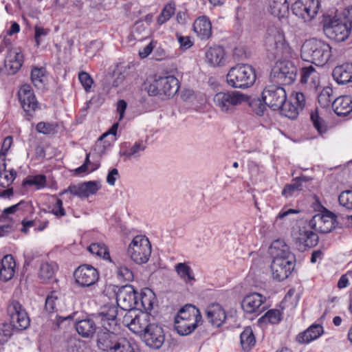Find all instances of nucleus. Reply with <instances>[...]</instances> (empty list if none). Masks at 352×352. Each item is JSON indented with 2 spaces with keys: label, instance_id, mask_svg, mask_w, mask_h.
Here are the masks:
<instances>
[{
  "label": "nucleus",
  "instance_id": "obj_1",
  "mask_svg": "<svg viewBox=\"0 0 352 352\" xmlns=\"http://www.w3.org/2000/svg\"><path fill=\"white\" fill-rule=\"evenodd\" d=\"M265 47L270 59H278L270 73L272 81L280 85L294 82L297 75L296 67L291 61L280 60L282 58H290L293 52L281 28L276 25L268 26L265 37Z\"/></svg>",
  "mask_w": 352,
  "mask_h": 352
},
{
  "label": "nucleus",
  "instance_id": "obj_2",
  "mask_svg": "<svg viewBox=\"0 0 352 352\" xmlns=\"http://www.w3.org/2000/svg\"><path fill=\"white\" fill-rule=\"evenodd\" d=\"M268 251L273 258L271 264L273 278L278 281L285 280L294 269V255L287 243H271Z\"/></svg>",
  "mask_w": 352,
  "mask_h": 352
},
{
  "label": "nucleus",
  "instance_id": "obj_3",
  "mask_svg": "<svg viewBox=\"0 0 352 352\" xmlns=\"http://www.w3.org/2000/svg\"><path fill=\"white\" fill-rule=\"evenodd\" d=\"M331 56L330 45L316 38L305 41L301 46L300 56L305 61L311 62L316 65H325Z\"/></svg>",
  "mask_w": 352,
  "mask_h": 352
},
{
  "label": "nucleus",
  "instance_id": "obj_4",
  "mask_svg": "<svg viewBox=\"0 0 352 352\" xmlns=\"http://www.w3.org/2000/svg\"><path fill=\"white\" fill-rule=\"evenodd\" d=\"M202 322V316L195 305L187 304L182 307L175 318V329L181 336L191 333Z\"/></svg>",
  "mask_w": 352,
  "mask_h": 352
},
{
  "label": "nucleus",
  "instance_id": "obj_5",
  "mask_svg": "<svg viewBox=\"0 0 352 352\" xmlns=\"http://www.w3.org/2000/svg\"><path fill=\"white\" fill-rule=\"evenodd\" d=\"M352 28V6L343 14V18L335 16L327 21L323 26L325 35L336 42L345 41Z\"/></svg>",
  "mask_w": 352,
  "mask_h": 352
},
{
  "label": "nucleus",
  "instance_id": "obj_6",
  "mask_svg": "<svg viewBox=\"0 0 352 352\" xmlns=\"http://www.w3.org/2000/svg\"><path fill=\"white\" fill-rule=\"evenodd\" d=\"M97 346L106 352H135L126 338L109 331L98 332Z\"/></svg>",
  "mask_w": 352,
  "mask_h": 352
},
{
  "label": "nucleus",
  "instance_id": "obj_7",
  "mask_svg": "<svg viewBox=\"0 0 352 352\" xmlns=\"http://www.w3.org/2000/svg\"><path fill=\"white\" fill-rule=\"evenodd\" d=\"M227 83L233 88L245 89L253 85L256 73L253 67L247 64H238L229 70L226 76Z\"/></svg>",
  "mask_w": 352,
  "mask_h": 352
},
{
  "label": "nucleus",
  "instance_id": "obj_8",
  "mask_svg": "<svg viewBox=\"0 0 352 352\" xmlns=\"http://www.w3.org/2000/svg\"><path fill=\"white\" fill-rule=\"evenodd\" d=\"M179 89V82L174 76L168 75L156 77L147 87L149 96H160L162 98L174 96Z\"/></svg>",
  "mask_w": 352,
  "mask_h": 352
},
{
  "label": "nucleus",
  "instance_id": "obj_9",
  "mask_svg": "<svg viewBox=\"0 0 352 352\" xmlns=\"http://www.w3.org/2000/svg\"><path fill=\"white\" fill-rule=\"evenodd\" d=\"M249 100V98L237 91H220L214 94L213 102L222 113L232 114L237 106L243 102Z\"/></svg>",
  "mask_w": 352,
  "mask_h": 352
},
{
  "label": "nucleus",
  "instance_id": "obj_10",
  "mask_svg": "<svg viewBox=\"0 0 352 352\" xmlns=\"http://www.w3.org/2000/svg\"><path fill=\"white\" fill-rule=\"evenodd\" d=\"M7 312L13 328L23 331L30 327V318L19 302L12 300L8 306Z\"/></svg>",
  "mask_w": 352,
  "mask_h": 352
},
{
  "label": "nucleus",
  "instance_id": "obj_11",
  "mask_svg": "<svg viewBox=\"0 0 352 352\" xmlns=\"http://www.w3.org/2000/svg\"><path fill=\"white\" fill-rule=\"evenodd\" d=\"M261 98L265 104L274 111L279 109L287 100V94L282 87L270 85L262 91Z\"/></svg>",
  "mask_w": 352,
  "mask_h": 352
},
{
  "label": "nucleus",
  "instance_id": "obj_12",
  "mask_svg": "<svg viewBox=\"0 0 352 352\" xmlns=\"http://www.w3.org/2000/svg\"><path fill=\"white\" fill-rule=\"evenodd\" d=\"M320 213L315 214L309 225L316 232L320 233H328L335 228L336 216L326 208H316Z\"/></svg>",
  "mask_w": 352,
  "mask_h": 352
},
{
  "label": "nucleus",
  "instance_id": "obj_13",
  "mask_svg": "<svg viewBox=\"0 0 352 352\" xmlns=\"http://www.w3.org/2000/svg\"><path fill=\"white\" fill-rule=\"evenodd\" d=\"M118 307L115 304H107L101 307L96 319L102 325V329L98 332H113L118 324Z\"/></svg>",
  "mask_w": 352,
  "mask_h": 352
},
{
  "label": "nucleus",
  "instance_id": "obj_14",
  "mask_svg": "<svg viewBox=\"0 0 352 352\" xmlns=\"http://www.w3.org/2000/svg\"><path fill=\"white\" fill-rule=\"evenodd\" d=\"M138 293L133 286L126 285L121 287L116 294L117 306L124 311L136 309Z\"/></svg>",
  "mask_w": 352,
  "mask_h": 352
},
{
  "label": "nucleus",
  "instance_id": "obj_15",
  "mask_svg": "<svg viewBox=\"0 0 352 352\" xmlns=\"http://www.w3.org/2000/svg\"><path fill=\"white\" fill-rule=\"evenodd\" d=\"M318 0H298L292 6V12L305 22L312 20L318 14Z\"/></svg>",
  "mask_w": 352,
  "mask_h": 352
},
{
  "label": "nucleus",
  "instance_id": "obj_16",
  "mask_svg": "<svg viewBox=\"0 0 352 352\" xmlns=\"http://www.w3.org/2000/svg\"><path fill=\"white\" fill-rule=\"evenodd\" d=\"M135 311H129L124 316V321L126 322L129 329L135 333H144L153 323L151 322V316L148 313L141 311L134 316Z\"/></svg>",
  "mask_w": 352,
  "mask_h": 352
},
{
  "label": "nucleus",
  "instance_id": "obj_17",
  "mask_svg": "<svg viewBox=\"0 0 352 352\" xmlns=\"http://www.w3.org/2000/svg\"><path fill=\"white\" fill-rule=\"evenodd\" d=\"M74 276L76 283L81 287H89L99 279L98 270L90 265H82L74 272Z\"/></svg>",
  "mask_w": 352,
  "mask_h": 352
},
{
  "label": "nucleus",
  "instance_id": "obj_18",
  "mask_svg": "<svg viewBox=\"0 0 352 352\" xmlns=\"http://www.w3.org/2000/svg\"><path fill=\"white\" fill-rule=\"evenodd\" d=\"M22 108L27 116L32 118L33 113L38 109V102L30 85H23L18 92Z\"/></svg>",
  "mask_w": 352,
  "mask_h": 352
},
{
  "label": "nucleus",
  "instance_id": "obj_19",
  "mask_svg": "<svg viewBox=\"0 0 352 352\" xmlns=\"http://www.w3.org/2000/svg\"><path fill=\"white\" fill-rule=\"evenodd\" d=\"M142 338L146 346L153 349H159L164 342L165 333L160 325L153 323L142 334Z\"/></svg>",
  "mask_w": 352,
  "mask_h": 352
},
{
  "label": "nucleus",
  "instance_id": "obj_20",
  "mask_svg": "<svg viewBox=\"0 0 352 352\" xmlns=\"http://www.w3.org/2000/svg\"><path fill=\"white\" fill-rule=\"evenodd\" d=\"M127 252L136 263H145L151 254V243H130Z\"/></svg>",
  "mask_w": 352,
  "mask_h": 352
},
{
  "label": "nucleus",
  "instance_id": "obj_21",
  "mask_svg": "<svg viewBox=\"0 0 352 352\" xmlns=\"http://www.w3.org/2000/svg\"><path fill=\"white\" fill-rule=\"evenodd\" d=\"M266 298L258 293H251L246 295L242 302L241 308L248 314L256 312L261 313L263 308L261 309V306L265 302Z\"/></svg>",
  "mask_w": 352,
  "mask_h": 352
},
{
  "label": "nucleus",
  "instance_id": "obj_22",
  "mask_svg": "<svg viewBox=\"0 0 352 352\" xmlns=\"http://www.w3.org/2000/svg\"><path fill=\"white\" fill-rule=\"evenodd\" d=\"M23 63V55L16 48L8 51L5 58V66L11 74H16L22 67Z\"/></svg>",
  "mask_w": 352,
  "mask_h": 352
},
{
  "label": "nucleus",
  "instance_id": "obj_23",
  "mask_svg": "<svg viewBox=\"0 0 352 352\" xmlns=\"http://www.w3.org/2000/svg\"><path fill=\"white\" fill-rule=\"evenodd\" d=\"M206 318L215 327H220L226 321L225 310L219 304H212L206 311Z\"/></svg>",
  "mask_w": 352,
  "mask_h": 352
},
{
  "label": "nucleus",
  "instance_id": "obj_24",
  "mask_svg": "<svg viewBox=\"0 0 352 352\" xmlns=\"http://www.w3.org/2000/svg\"><path fill=\"white\" fill-rule=\"evenodd\" d=\"M193 30L201 40L208 39L212 36L210 19L206 16L198 17L193 23Z\"/></svg>",
  "mask_w": 352,
  "mask_h": 352
},
{
  "label": "nucleus",
  "instance_id": "obj_25",
  "mask_svg": "<svg viewBox=\"0 0 352 352\" xmlns=\"http://www.w3.org/2000/svg\"><path fill=\"white\" fill-rule=\"evenodd\" d=\"M324 333L323 327L314 324L296 336V341L300 344H308L318 339Z\"/></svg>",
  "mask_w": 352,
  "mask_h": 352
},
{
  "label": "nucleus",
  "instance_id": "obj_26",
  "mask_svg": "<svg viewBox=\"0 0 352 352\" xmlns=\"http://www.w3.org/2000/svg\"><path fill=\"white\" fill-rule=\"evenodd\" d=\"M16 263L13 256L7 254L0 263V280L7 282L12 278L15 272Z\"/></svg>",
  "mask_w": 352,
  "mask_h": 352
},
{
  "label": "nucleus",
  "instance_id": "obj_27",
  "mask_svg": "<svg viewBox=\"0 0 352 352\" xmlns=\"http://www.w3.org/2000/svg\"><path fill=\"white\" fill-rule=\"evenodd\" d=\"M155 300V294L146 288L138 294L136 309L147 313L153 309Z\"/></svg>",
  "mask_w": 352,
  "mask_h": 352
},
{
  "label": "nucleus",
  "instance_id": "obj_28",
  "mask_svg": "<svg viewBox=\"0 0 352 352\" xmlns=\"http://www.w3.org/2000/svg\"><path fill=\"white\" fill-rule=\"evenodd\" d=\"M333 79L340 85L352 82V63H344L337 66L333 70Z\"/></svg>",
  "mask_w": 352,
  "mask_h": 352
},
{
  "label": "nucleus",
  "instance_id": "obj_29",
  "mask_svg": "<svg viewBox=\"0 0 352 352\" xmlns=\"http://www.w3.org/2000/svg\"><path fill=\"white\" fill-rule=\"evenodd\" d=\"M332 108L339 116H346L352 111V98L349 96H342L333 100Z\"/></svg>",
  "mask_w": 352,
  "mask_h": 352
},
{
  "label": "nucleus",
  "instance_id": "obj_30",
  "mask_svg": "<svg viewBox=\"0 0 352 352\" xmlns=\"http://www.w3.org/2000/svg\"><path fill=\"white\" fill-rule=\"evenodd\" d=\"M205 56L206 63L210 66H220L223 61L225 52L222 47L214 45L206 50Z\"/></svg>",
  "mask_w": 352,
  "mask_h": 352
},
{
  "label": "nucleus",
  "instance_id": "obj_31",
  "mask_svg": "<svg viewBox=\"0 0 352 352\" xmlns=\"http://www.w3.org/2000/svg\"><path fill=\"white\" fill-rule=\"evenodd\" d=\"M268 10L279 19L287 17L289 14V4L287 0H267Z\"/></svg>",
  "mask_w": 352,
  "mask_h": 352
},
{
  "label": "nucleus",
  "instance_id": "obj_32",
  "mask_svg": "<svg viewBox=\"0 0 352 352\" xmlns=\"http://www.w3.org/2000/svg\"><path fill=\"white\" fill-rule=\"evenodd\" d=\"M300 74L302 83L309 84L311 87L314 88H316L319 85V73L313 66L302 68Z\"/></svg>",
  "mask_w": 352,
  "mask_h": 352
},
{
  "label": "nucleus",
  "instance_id": "obj_33",
  "mask_svg": "<svg viewBox=\"0 0 352 352\" xmlns=\"http://www.w3.org/2000/svg\"><path fill=\"white\" fill-rule=\"evenodd\" d=\"M76 329L82 337L89 338L95 333L96 326L93 320L87 318L78 321L76 323Z\"/></svg>",
  "mask_w": 352,
  "mask_h": 352
},
{
  "label": "nucleus",
  "instance_id": "obj_34",
  "mask_svg": "<svg viewBox=\"0 0 352 352\" xmlns=\"http://www.w3.org/2000/svg\"><path fill=\"white\" fill-rule=\"evenodd\" d=\"M241 347L245 351H250L256 344V338L250 327H246L240 335Z\"/></svg>",
  "mask_w": 352,
  "mask_h": 352
},
{
  "label": "nucleus",
  "instance_id": "obj_35",
  "mask_svg": "<svg viewBox=\"0 0 352 352\" xmlns=\"http://www.w3.org/2000/svg\"><path fill=\"white\" fill-rule=\"evenodd\" d=\"M58 270V265L54 262L45 261L41 263L38 269V278L43 280L46 281L52 278L55 272Z\"/></svg>",
  "mask_w": 352,
  "mask_h": 352
},
{
  "label": "nucleus",
  "instance_id": "obj_36",
  "mask_svg": "<svg viewBox=\"0 0 352 352\" xmlns=\"http://www.w3.org/2000/svg\"><path fill=\"white\" fill-rule=\"evenodd\" d=\"M306 177H299L294 179L291 184H287L282 190V195L286 198L294 195L296 192L302 190V182H307Z\"/></svg>",
  "mask_w": 352,
  "mask_h": 352
},
{
  "label": "nucleus",
  "instance_id": "obj_37",
  "mask_svg": "<svg viewBox=\"0 0 352 352\" xmlns=\"http://www.w3.org/2000/svg\"><path fill=\"white\" fill-rule=\"evenodd\" d=\"M146 148V144L143 141H139L134 143V144L122 151L120 152V156L124 157V160H131L132 158H138L141 153H142Z\"/></svg>",
  "mask_w": 352,
  "mask_h": 352
},
{
  "label": "nucleus",
  "instance_id": "obj_38",
  "mask_svg": "<svg viewBox=\"0 0 352 352\" xmlns=\"http://www.w3.org/2000/svg\"><path fill=\"white\" fill-rule=\"evenodd\" d=\"M175 270L186 283L191 284L195 280L192 270L186 263H179L175 265Z\"/></svg>",
  "mask_w": 352,
  "mask_h": 352
},
{
  "label": "nucleus",
  "instance_id": "obj_39",
  "mask_svg": "<svg viewBox=\"0 0 352 352\" xmlns=\"http://www.w3.org/2000/svg\"><path fill=\"white\" fill-rule=\"evenodd\" d=\"M87 250L92 254L111 261L109 249L105 243H90Z\"/></svg>",
  "mask_w": 352,
  "mask_h": 352
},
{
  "label": "nucleus",
  "instance_id": "obj_40",
  "mask_svg": "<svg viewBox=\"0 0 352 352\" xmlns=\"http://www.w3.org/2000/svg\"><path fill=\"white\" fill-rule=\"evenodd\" d=\"M278 110L283 116L289 119L296 118L300 111L292 101L287 102V100Z\"/></svg>",
  "mask_w": 352,
  "mask_h": 352
},
{
  "label": "nucleus",
  "instance_id": "obj_41",
  "mask_svg": "<svg viewBox=\"0 0 352 352\" xmlns=\"http://www.w3.org/2000/svg\"><path fill=\"white\" fill-rule=\"evenodd\" d=\"M310 118L314 126L320 135H322L327 131L326 124L324 120L320 117L318 109L311 111Z\"/></svg>",
  "mask_w": 352,
  "mask_h": 352
},
{
  "label": "nucleus",
  "instance_id": "obj_42",
  "mask_svg": "<svg viewBox=\"0 0 352 352\" xmlns=\"http://www.w3.org/2000/svg\"><path fill=\"white\" fill-rule=\"evenodd\" d=\"M45 69L43 67H34L31 72V79L34 85L41 88L43 85V78L45 77Z\"/></svg>",
  "mask_w": 352,
  "mask_h": 352
},
{
  "label": "nucleus",
  "instance_id": "obj_43",
  "mask_svg": "<svg viewBox=\"0 0 352 352\" xmlns=\"http://www.w3.org/2000/svg\"><path fill=\"white\" fill-rule=\"evenodd\" d=\"M60 300L56 292H52L45 299V309L50 313H54L58 310L57 307Z\"/></svg>",
  "mask_w": 352,
  "mask_h": 352
},
{
  "label": "nucleus",
  "instance_id": "obj_44",
  "mask_svg": "<svg viewBox=\"0 0 352 352\" xmlns=\"http://www.w3.org/2000/svg\"><path fill=\"white\" fill-rule=\"evenodd\" d=\"M108 135V133H104L96 142L94 146V152L100 156L106 153L107 150L111 147L109 141H104V139Z\"/></svg>",
  "mask_w": 352,
  "mask_h": 352
},
{
  "label": "nucleus",
  "instance_id": "obj_45",
  "mask_svg": "<svg viewBox=\"0 0 352 352\" xmlns=\"http://www.w3.org/2000/svg\"><path fill=\"white\" fill-rule=\"evenodd\" d=\"M84 197H88L91 195L96 193L101 188L100 183L97 181H89L82 183Z\"/></svg>",
  "mask_w": 352,
  "mask_h": 352
},
{
  "label": "nucleus",
  "instance_id": "obj_46",
  "mask_svg": "<svg viewBox=\"0 0 352 352\" xmlns=\"http://www.w3.org/2000/svg\"><path fill=\"white\" fill-rule=\"evenodd\" d=\"M281 320V312L278 309H270L259 320L269 322L272 324H277Z\"/></svg>",
  "mask_w": 352,
  "mask_h": 352
},
{
  "label": "nucleus",
  "instance_id": "obj_47",
  "mask_svg": "<svg viewBox=\"0 0 352 352\" xmlns=\"http://www.w3.org/2000/svg\"><path fill=\"white\" fill-rule=\"evenodd\" d=\"M175 6L173 4H167L165 6L160 14L157 18V23L162 25L170 19L175 13Z\"/></svg>",
  "mask_w": 352,
  "mask_h": 352
},
{
  "label": "nucleus",
  "instance_id": "obj_48",
  "mask_svg": "<svg viewBox=\"0 0 352 352\" xmlns=\"http://www.w3.org/2000/svg\"><path fill=\"white\" fill-rule=\"evenodd\" d=\"M16 175V173L13 169L8 172L4 170L0 174V186L3 188L8 187L14 180Z\"/></svg>",
  "mask_w": 352,
  "mask_h": 352
},
{
  "label": "nucleus",
  "instance_id": "obj_49",
  "mask_svg": "<svg viewBox=\"0 0 352 352\" xmlns=\"http://www.w3.org/2000/svg\"><path fill=\"white\" fill-rule=\"evenodd\" d=\"M13 329L11 323L0 324V344H4L8 341L12 334Z\"/></svg>",
  "mask_w": 352,
  "mask_h": 352
},
{
  "label": "nucleus",
  "instance_id": "obj_50",
  "mask_svg": "<svg viewBox=\"0 0 352 352\" xmlns=\"http://www.w3.org/2000/svg\"><path fill=\"white\" fill-rule=\"evenodd\" d=\"M24 184L35 186L38 190L41 189L46 186V177L44 175H37L27 179Z\"/></svg>",
  "mask_w": 352,
  "mask_h": 352
},
{
  "label": "nucleus",
  "instance_id": "obj_51",
  "mask_svg": "<svg viewBox=\"0 0 352 352\" xmlns=\"http://www.w3.org/2000/svg\"><path fill=\"white\" fill-rule=\"evenodd\" d=\"M333 90L331 88L327 87L324 88L318 96V102L323 107L329 106L333 100L332 97Z\"/></svg>",
  "mask_w": 352,
  "mask_h": 352
},
{
  "label": "nucleus",
  "instance_id": "obj_52",
  "mask_svg": "<svg viewBox=\"0 0 352 352\" xmlns=\"http://www.w3.org/2000/svg\"><path fill=\"white\" fill-rule=\"evenodd\" d=\"M249 105L252 110L258 116H263L266 110V104L259 98H254L249 100Z\"/></svg>",
  "mask_w": 352,
  "mask_h": 352
},
{
  "label": "nucleus",
  "instance_id": "obj_53",
  "mask_svg": "<svg viewBox=\"0 0 352 352\" xmlns=\"http://www.w3.org/2000/svg\"><path fill=\"white\" fill-rule=\"evenodd\" d=\"M338 201L343 207L352 210V190L342 192L338 197Z\"/></svg>",
  "mask_w": 352,
  "mask_h": 352
},
{
  "label": "nucleus",
  "instance_id": "obj_54",
  "mask_svg": "<svg viewBox=\"0 0 352 352\" xmlns=\"http://www.w3.org/2000/svg\"><path fill=\"white\" fill-rule=\"evenodd\" d=\"M36 129L40 133L52 134L56 132V125L51 123L41 122L37 124Z\"/></svg>",
  "mask_w": 352,
  "mask_h": 352
},
{
  "label": "nucleus",
  "instance_id": "obj_55",
  "mask_svg": "<svg viewBox=\"0 0 352 352\" xmlns=\"http://www.w3.org/2000/svg\"><path fill=\"white\" fill-rule=\"evenodd\" d=\"M117 274L119 278L126 281H131L133 280V272L126 266L120 265L118 267Z\"/></svg>",
  "mask_w": 352,
  "mask_h": 352
},
{
  "label": "nucleus",
  "instance_id": "obj_56",
  "mask_svg": "<svg viewBox=\"0 0 352 352\" xmlns=\"http://www.w3.org/2000/svg\"><path fill=\"white\" fill-rule=\"evenodd\" d=\"M78 79L85 90L89 91L94 82L91 76L85 72H81L78 74Z\"/></svg>",
  "mask_w": 352,
  "mask_h": 352
},
{
  "label": "nucleus",
  "instance_id": "obj_57",
  "mask_svg": "<svg viewBox=\"0 0 352 352\" xmlns=\"http://www.w3.org/2000/svg\"><path fill=\"white\" fill-rule=\"evenodd\" d=\"M290 101H292L300 111L303 109L306 104L305 96L301 92L294 93L291 96Z\"/></svg>",
  "mask_w": 352,
  "mask_h": 352
},
{
  "label": "nucleus",
  "instance_id": "obj_58",
  "mask_svg": "<svg viewBox=\"0 0 352 352\" xmlns=\"http://www.w3.org/2000/svg\"><path fill=\"white\" fill-rule=\"evenodd\" d=\"M67 192H70L71 194L80 197H84L82 184L77 186H69L67 189L60 192L59 193V196H62Z\"/></svg>",
  "mask_w": 352,
  "mask_h": 352
},
{
  "label": "nucleus",
  "instance_id": "obj_59",
  "mask_svg": "<svg viewBox=\"0 0 352 352\" xmlns=\"http://www.w3.org/2000/svg\"><path fill=\"white\" fill-rule=\"evenodd\" d=\"M35 34H34V39L36 43V46H39L41 42L42 41V37L46 36L49 32V29H45L42 27L36 25L35 26Z\"/></svg>",
  "mask_w": 352,
  "mask_h": 352
},
{
  "label": "nucleus",
  "instance_id": "obj_60",
  "mask_svg": "<svg viewBox=\"0 0 352 352\" xmlns=\"http://www.w3.org/2000/svg\"><path fill=\"white\" fill-rule=\"evenodd\" d=\"M52 212L56 217H63L65 215L66 212L63 207V201L60 199L56 198Z\"/></svg>",
  "mask_w": 352,
  "mask_h": 352
},
{
  "label": "nucleus",
  "instance_id": "obj_61",
  "mask_svg": "<svg viewBox=\"0 0 352 352\" xmlns=\"http://www.w3.org/2000/svg\"><path fill=\"white\" fill-rule=\"evenodd\" d=\"M12 144V138L11 136L6 137L2 144L0 151V160H5V156Z\"/></svg>",
  "mask_w": 352,
  "mask_h": 352
},
{
  "label": "nucleus",
  "instance_id": "obj_62",
  "mask_svg": "<svg viewBox=\"0 0 352 352\" xmlns=\"http://www.w3.org/2000/svg\"><path fill=\"white\" fill-rule=\"evenodd\" d=\"M177 40L180 47L183 49L187 50L192 46L193 42L189 36H183L181 35L177 36Z\"/></svg>",
  "mask_w": 352,
  "mask_h": 352
},
{
  "label": "nucleus",
  "instance_id": "obj_63",
  "mask_svg": "<svg viewBox=\"0 0 352 352\" xmlns=\"http://www.w3.org/2000/svg\"><path fill=\"white\" fill-rule=\"evenodd\" d=\"M118 176V170L117 168H113L107 175V182L110 186H114L117 177Z\"/></svg>",
  "mask_w": 352,
  "mask_h": 352
},
{
  "label": "nucleus",
  "instance_id": "obj_64",
  "mask_svg": "<svg viewBox=\"0 0 352 352\" xmlns=\"http://www.w3.org/2000/svg\"><path fill=\"white\" fill-rule=\"evenodd\" d=\"M154 45L153 42L146 45L142 50L139 51V56L142 58L147 57L153 51Z\"/></svg>",
  "mask_w": 352,
  "mask_h": 352
}]
</instances>
